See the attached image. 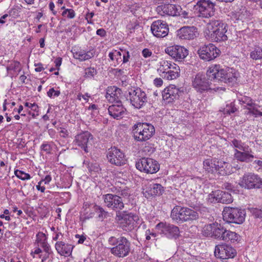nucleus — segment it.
<instances>
[{
	"label": "nucleus",
	"instance_id": "obj_1",
	"mask_svg": "<svg viewBox=\"0 0 262 262\" xmlns=\"http://www.w3.org/2000/svg\"><path fill=\"white\" fill-rule=\"evenodd\" d=\"M207 75L211 80L233 85L236 83L239 74L233 68L223 69L219 64H214L209 67Z\"/></svg>",
	"mask_w": 262,
	"mask_h": 262
},
{
	"label": "nucleus",
	"instance_id": "obj_2",
	"mask_svg": "<svg viewBox=\"0 0 262 262\" xmlns=\"http://www.w3.org/2000/svg\"><path fill=\"white\" fill-rule=\"evenodd\" d=\"M108 243L112 246L110 248L111 254L118 258H124L131 252V242L122 235L111 236L108 239Z\"/></svg>",
	"mask_w": 262,
	"mask_h": 262
},
{
	"label": "nucleus",
	"instance_id": "obj_3",
	"mask_svg": "<svg viewBox=\"0 0 262 262\" xmlns=\"http://www.w3.org/2000/svg\"><path fill=\"white\" fill-rule=\"evenodd\" d=\"M209 38L212 42H222L228 39V25L222 20L212 19L209 24Z\"/></svg>",
	"mask_w": 262,
	"mask_h": 262
},
{
	"label": "nucleus",
	"instance_id": "obj_4",
	"mask_svg": "<svg viewBox=\"0 0 262 262\" xmlns=\"http://www.w3.org/2000/svg\"><path fill=\"white\" fill-rule=\"evenodd\" d=\"M116 220L124 231H131L137 226L139 217L132 212L122 211L116 214Z\"/></svg>",
	"mask_w": 262,
	"mask_h": 262
},
{
	"label": "nucleus",
	"instance_id": "obj_5",
	"mask_svg": "<svg viewBox=\"0 0 262 262\" xmlns=\"http://www.w3.org/2000/svg\"><path fill=\"white\" fill-rule=\"evenodd\" d=\"M211 81L209 77L207 78L205 75L199 73L192 77V86L199 93H207L214 90Z\"/></svg>",
	"mask_w": 262,
	"mask_h": 262
},
{
	"label": "nucleus",
	"instance_id": "obj_6",
	"mask_svg": "<svg viewBox=\"0 0 262 262\" xmlns=\"http://www.w3.org/2000/svg\"><path fill=\"white\" fill-rule=\"evenodd\" d=\"M223 219L229 223L242 224L246 216V212L237 208H225L223 212Z\"/></svg>",
	"mask_w": 262,
	"mask_h": 262
},
{
	"label": "nucleus",
	"instance_id": "obj_7",
	"mask_svg": "<svg viewBox=\"0 0 262 262\" xmlns=\"http://www.w3.org/2000/svg\"><path fill=\"white\" fill-rule=\"evenodd\" d=\"M136 168L141 172L153 174L160 169V165L155 160L151 158H142L136 163Z\"/></svg>",
	"mask_w": 262,
	"mask_h": 262
},
{
	"label": "nucleus",
	"instance_id": "obj_8",
	"mask_svg": "<svg viewBox=\"0 0 262 262\" xmlns=\"http://www.w3.org/2000/svg\"><path fill=\"white\" fill-rule=\"evenodd\" d=\"M239 184L248 189L261 188L262 179L253 173H247L243 176Z\"/></svg>",
	"mask_w": 262,
	"mask_h": 262
},
{
	"label": "nucleus",
	"instance_id": "obj_9",
	"mask_svg": "<svg viewBox=\"0 0 262 262\" xmlns=\"http://www.w3.org/2000/svg\"><path fill=\"white\" fill-rule=\"evenodd\" d=\"M128 94L130 103L136 108H141L147 101L145 93L140 88H131L128 90Z\"/></svg>",
	"mask_w": 262,
	"mask_h": 262
},
{
	"label": "nucleus",
	"instance_id": "obj_10",
	"mask_svg": "<svg viewBox=\"0 0 262 262\" xmlns=\"http://www.w3.org/2000/svg\"><path fill=\"white\" fill-rule=\"evenodd\" d=\"M194 9L198 11L200 16L209 18L214 14L215 4L210 0H199L194 6Z\"/></svg>",
	"mask_w": 262,
	"mask_h": 262
},
{
	"label": "nucleus",
	"instance_id": "obj_11",
	"mask_svg": "<svg viewBox=\"0 0 262 262\" xmlns=\"http://www.w3.org/2000/svg\"><path fill=\"white\" fill-rule=\"evenodd\" d=\"M102 198L106 206L116 211V214L124 209V203L122 197L118 195L107 193L103 195Z\"/></svg>",
	"mask_w": 262,
	"mask_h": 262
},
{
	"label": "nucleus",
	"instance_id": "obj_12",
	"mask_svg": "<svg viewBox=\"0 0 262 262\" xmlns=\"http://www.w3.org/2000/svg\"><path fill=\"white\" fill-rule=\"evenodd\" d=\"M198 53L201 59L209 61L218 57L221 51L214 45L210 43L201 47L198 50Z\"/></svg>",
	"mask_w": 262,
	"mask_h": 262
},
{
	"label": "nucleus",
	"instance_id": "obj_13",
	"mask_svg": "<svg viewBox=\"0 0 262 262\" xmlns=\"http://www.w3.org/2000/svg\"><path fill=\"white\" fill-rule=\"evenodd\" d=\"M214 253L215 257L222 260L233 258L236 255V250L230 245L226 244L216 245Z\"/></svg>",
	"mask_w": 262,
	"mask_h": 262
},
{
	"label": "nucleus",
	"instance_id": "obj_14",
	"mask_svg": "<svg viewBox=\"0 0 262 262\" xmlns=\"http://www.w3.org/2000/svg\"><path fill=\"white\" fill-rule=\"evenodd\" d=\"M107 159L112 164L121 166L125 164L124 154L116 147L109 148L107 151Z\"/></svg>",
	"mask_w": 262,
	"mask_h": 262
},
{
	"label": "nucleus",
	"instance_id": "obj_15",
	"mask_svg": "<svg viewBox=\"0 0 262 262\" xmlns=\"http://www.w3.org/2000/svg\"><path fill=\"white\" fill-rule=\"evenodd\" d=\"M156 228L161 234L169 238H177L179 236V228L175 225L161 222L157 225Z\"/></svg>",
	"mask_w": 262,
	"mask_h": 262
},
{
	"label": "nucleus",
	"instance_id": "obj_16",
	"mask_svg": "<svg viewBox=\"0 0 262 262\" xmlns=\"http://www.w3.org/2000/svg\"><path fill=\"white\" fill-rule=\"evenodd\" d=\"M184 88H178L174 85H170L165 88L162 92L163 99L168 102H171L178 99L180 96L184 93Z\"/></svg>",
	"mask_w": 262,
	"mask_h": 262
},
{
	"label": "nucleus",
	"instance_id": "obj_17",
	"mask_svg": "<svg viewBox=\"0 0 262 262\" xmlns=\"http://www.w3.org/2000/svg\"><path fill=\"white\" fill-rule=\"evenodd\" d=\"M165 52L177 61H182L188 54V50L180 46L168 47Z\"/></svg>",
	"mask_w": 262,
	"mask_h": 262
},
{
	"label": "nucleus",
	"instance_id": "obj_18",
	"mask_svg": "<svg viewBox=\"0 0 262 262\" xmlns=\"http://www.w3.org/2000/svg\"><path fill=\"white\" fill-rule=\"evenodd\" d=\"M208 201L210 203L220 202L228 204L232 202L231 195L228 192L217 190L208 195Z\"/></svg>",
	"mask_w": 262,
	"mask_h": 262
},
{
	"label": "nucleus",
	"instance_id": "obj_19",
	"mask_svg": "<svg viewBox=\"0 0 262 262\" xmlns=\"http://www.w3.org/2000/svg\"><path fill=\"white\" fill-rule=\"evenodd\" d=\"M151 31L155 36L164 37L168 35L169 28L167 24L165 21L158 20L152 23Z\"/></svg>",
	"mask_w": 262,
	"mask_h": 262
},
{
	"label": "nucleus",
	"instance_id": "obj_20",
	"mask_svg": "<svg viewBox=\"0 0 262 262\" xmlns=\"http://www.w3.org/2000/svg\"><path fill=\"white\" fill-rule=\"evenodd\" d=\"M164 191V188L160 184L151 182L146 186L144 193L145 197L149 198L152 196H160L163 194Z\"/></svg>",
	"mask_w": 262,
	"mask_h": 262
},
{
	"label": "nucleus",
	"instance_id": "obj_21",
	"mask_svg": "<svg viewBox=\"0 0 262 262\" xmlns=\"http://www.w3.org/2000/svg\"><path fill=\"white\" fill-rule=\"evenodd\" d=\"M122 91L116 86H108L106 89V98L112 103L120 104L121 102Z\"/></svg>",
	"mask_w": 262,
	"mask_h": 262
},
{
	"label": "nucleus",
	"instance_id": "obj_22",
	"mask_svg": "<svg viewBox=\"0 0 262 262\" xmlns=\"http://www.w3.org/2000/svg\"><path fill=\"white\" fill-rule=\"evenodd\" d=\"M197 35V29L193 26H185L177 31V36L181 39H193Z\"/></svg>",
	"mask_w": 262,
	"mask_h": 262
},
{
	"label": "nucleus",
	"instance_id": "obj_23",
	"mask_svg": "<svg viewBox=\"0 0 262 262\" xmlns=\"http://www.w3.org/2000/svg\"><path fill=\"white\" fill-rule=\"evenodd\" d=\"M221 225L217 223H213L205 225L202 230L203 234L207 237L218 239L221 235Z\"/></svg>",
	"mask_w": 262,
	"mask_h": 262
},
{
	"label": "nucleus",
	"instance_id": "obj_24",
	"mask_svg": "<svg viewBox=\"0 0 262 262\" xmlns=\"http://www.w3.org/2000/svg\"><path fill=\"white\" fill-rule=\"evenodd\" d=\"M221 235L218 239L224 241L226 242H234L238 240V235L235 232L227 230L221 226L220 229Z\"/></svg>",
	"mask_w": 262,
	"mask_h": 262
},
{
	"label": "nucleus",
	"instance_id": "obj_25",
	"mask_svg": "<svg viewBox=\"0 0 262 262\" xmlns=\"http://www.w3.org/2000/svg\"><path fill=\"white\" fill-rule=\"evenodd\" d=\"M55 247L58 254L61 256H67L72 254L74 246L71 244H66L60 241L55 244Z\"/></svg>",
	"mask_w": 262,
	"mask_h": 262
},
{
	"label": "nucleus",
	"instance_id": "obj_26",
	"mask_svg": "<svg viewBox=\"0 0 262 262\" xmlns=\"http://www.w3.org/2000/svg\"><path fill=\"white\" fill-rule=\"evenodd\" d=\"M125 108L123 106L122 102L120 104H113L108 108V112L110 116L114 119H119L122 117L124 114Z\"/></svg>",
	"mask_w": 262,
	"mask_h": 262
},
{
	"label": "nucleus",
	"instance_id": "obj_27",
	"mask_svg": "<svg viewBox=\"0 0 262 262\" xmlns=\"http://www.w3.org/2000/svg\"><path fill=\"white\" fill-rule=\"evenodd\" d=\"M111 190L112 192L124 199L128 198L130 194L129 188L125 185L120 184L119 186V184H116L111 188Z\"/></svg>",
	"mask_w": 262,
	"mask_h": 262
},
{
	"label": "nucleus",
	"instance_id": "obj_28",
	"mask_svg": "<svg viewBox=\"0 0 262 262\" xmlns=\"http://www.w3.org/2000/svg\"><path fill=\"white\" fill-rule=\"evenodd\" d=\"M219 160L215 159H207L203 162V168L208 173H214L217 172Z\"/></svg>",
	"mask_w": 262,
	"mask_h": 262
},
{
	"label": "nucleus",
	"instance_id": "obj_29",
	"mask_svg": "<svg viewBox=\"0 0 262 262\" xmlns=\"http://www.w3.org/2000/svg\"><path fill=\"white\" fill-rule=\"evenodd\" d=\"M234 157L238 161L248 163L253 161L254 156L248 151H239L235 149Z\"/></svg>",
	"mask_w": 262,
	"mask_h": 262
},
{
	"label": "nucleus",
	"instance_id": "obj_30",
	"mask_svg": "<svg viewBox=\"0 0 262 262\" xmlns=\"http://www.w3.org/2000/svg\"><path fill=\"white\" fill-rule=\"evenodd\" d=\"M217 166L216 172L220 175H229L233 172L232 166L229 163L219 160Z\"/></svg>",
	"mask_w": 262,
	"mask_h": 262
},
{
	"label": "nucleus",
	"instance_id": "obj_31",
	"mask_svg": "<svg viewBox=\"0 0 262 262\" xmlns=\"http://www.w3.org/2000/svg\"><path fill=\"white\" fill-rule=\"evenodd\" d=\"M184 208L177 206L172 209L170 214L172 220L178 223H182Z\"/></svg>",
	"mask_w": 262,
	"mask_h": 262
},
{
	"label": "nucleus",
	"instance_id": "obj_32",
	"mask_svg": "<svg viewBox=\"0 0 262 262\" xmlns=\"http://www.w3.org/2000/svg\"><path fill=\"white\" fill-rule=\"evenodd\" d=\"M94 49L85 52L84 50L76 52L74 53V57L80 61H85L93 58L95 55Z\"/></svg>",
	"mask_w": 262,
	"mask_h": 262
},
{
	"label": "nucleus",
	"instance_id": "obj_33",
	"mask_svg": "<svg viewBox=\"0 0 262 262\" xmlns=\"http://www.w3.org/2000/svg\"><path fill=\"white\" fill-rule=\"evenodd\" d=\"M182 223L196 220L199 217V213L190 208L185 207L183 214Z\"/></svg>",
	"mask_w": 262,
	"mask_h": 262
},
{
	"label": "nucleus",
	"instance_id": "obj_34",
	"mask_svg": "<svg viewBox=\"0 0 262 262\" xmlns=\"http://www.w3.org/2000/svg\"><path fill=\"white\" fill-rule=\"evenodd\" d=\"M172 67L173 69H169V70H167L165 74H161V76L168 80H173L176 79L179 76L180 69L179 66H176L174 64Z\"/></svg>",
	"mask_w": 262,
	"mask_h": 262
},
{
	"label": "nucleus",
	"instance_id": "obj_35",
	"mask_svg": "<svg viewBox=\"0 0 262 262\" xmlns=\"http://www.w3.org/2000/svg\"><path fill=\"white\" fill-rule=\"evenodd\" d=\"M133 130H140V131H155L154 126L149 123L137 122L132 127Z\"/></svg>",
	"mask_w": 262,
	"mask_h": 262
},
{
	"label": "nucleus",
	"instance_id": "obj_36",
	"mask_svg": "<svg viewBox=\"0 0 262 262\" xmlns=\"http://www.w3.org/2000/svg\"><path fill=\"white\" fill-rule=\"evenodd\" d=\"M90 136L89 132H81L76 136L75 140L79 146L84 147L88 142Z\"/></svg>",
	"mask_w": 262,
	"mask_h": 262
},
{
	"label": "nucleus",
	"instance_id": "obj_37",
	"mask_svg": "<svg viewBox=\"0 0 262 262\" xmlns=\"http://www.w3.org/2000/svg\"><path fill=\"white\" fill-rule=\"evenodd\" d=\"M177 16H181L185 19V23L188 24H193V21H194V18L191 15H189V12L188 11L183 10L180 6L178 7V10H177Z\"/></svg>",
	"mask_w": 262,
	"mask_h": 262
},
{
	"label": "nucleus",
	"instance_id": "obj_38",
	"mask_svg": "<svg viewBox=\"0 0 262 262\" xmlns=\"http://www.w3.org/2000/svg\"><path fill=\"white\" fill-rule=\"evenodd\" d=\"M134 139L138 141H146L153 136V132H133Z\"/></svg>",
	"mask_w": 262,
	"mask_h": 262
},
{
	"label": "nucleus",
	"instance_id": "obj_39",
	"mask_svg": "<svg viewBox=\"0 0 262 262\" xmlns=\"http://www.w3.org/2000/svg\"><path fill=\"white\" fill-rule=\"evenodd\" d=\"M179 6L173 4H167L163 6L162 10L164 13L168 15L177 16V10H178Z\"/></svg>",
	"mask_w": 262,
	"mask_h": 262
},
{
	"label": "nucleus",
	"instance_id": "obj_40",
	"mask_svg": "<svg viewBox=\"0 0 262 262\" xmlns=\"http://www.w3.org/2000/svg\"><path fill=\"white\" fill-rule=\"evenodd\" d=\"M93 210L97 214L99 220L103 221L108 216V212L102 207L95 204L93 207Z\"/></svg>",
	"mask_w": 262,
	"mask_h": 262
},
{
	"label": "nucleus",
	"instance_id": "obj_41",
	"mask_svg": "<svg viewBox=\"0 0 262 262\" xmlns=\"http://www.w3.org/2000/svg\"><path fill=\"white\" fill-rule=\"evenodd\" d=\"M231 145L239 151H248L249 146L243 143L241 141L234 139L231 142Z\"/></svg>",
	"mask_w": 262,
	"mask_h": 262
},
{
	"label": "nucleus",
	"instance_id": "obj_42",
	"mask_svg": "<svg viewBox=\"0 0 262 262\" xmlns=\"http://www.w3.org/2000/svg\"><path fill=\"white\" fill-rule=\"evenodd\" d=\"M250 57L253 60H262V48L259 46L255 47L250 52Z\"/></svg>",
	"mask_w": 262,
	"mask_h": 262
},
{
	"label": "nucleus",
	"instance_id": "obj_43",
	"mask_svg": "<svg viewBox=\"0 0 262 262\" xmlns=\"http://www.w3.org/2000/svg\"><path fill=\"white\" fill-rule=\"evenodd\" d=\"M173 65L168 61L163 60L160 62V66L158 69V71L161 76V74H165L166 71L169 70V69H173Z\"/></svg>",
	"mask_w": 262,
	"mask_h": 262
},
{
	"label": "nucleus",
	"instance_id": "obj_44",
	"mask_svg": "<svg viewBox=\"0 0 262 262\" xmlns=\"http://www.w3.org/2000/svg\"><path fill=\"white\" fill-rule=\"evenodd\" d=\"M121 51H118L117 50H114L113 52H111L108 54V57L111 60H116L118 63L119 62V60H121Z\"/></svg>",
	"mask_w": 262,
	"mask_h": 262
},
{
	"label": "nucleus",
	"instance_id": "obj_45",
	"mask_svg": "<svg viewBox=\"0 0 262 262\" xmlns=\"http://www.w3.org/2000/svg\"><path fill=\"white\" fill-rule=\"evenodd\" d=\"M14 174L18 178L24 181L30 180L31 178L29 173L18 169L14 171Z\"/></svg>",
	"mask_w": 262,
	"mask_h": 262
},
{
	"label": "nucleus",
	"instance_id": "obj_46",
	"mask_svg": "<svg viewBox=\"0 0 262 262\" xmlns=\"http://www.w3.org/2000/svg\"><path fill=\"white\" fill-rule=\"evenodd\" d=\"M239 101L242 103L246 104L247 105L246 107H254V105H257L250 97L248 96L243 97Z\"/></svg>",
	"mask_w": 262,
	"mask_h": 262
},
{
	"label": "nucleus",
	"instance_id": "obj_47",
	"mask_svg": "<svg viewBox=\"0 0 262 262\" xmlns=\"http://www.w3.org/2000/svg\"><path fill=\"white\" fill-rule=\"evenodd\" d=\"M248 210H249L250 213L254 215L255 217H262V210L257 208H255L253 207H248L247 208Z\"/></svg>",
	"mask_w": 262,
	"mask_h": 262
},
{
	"label": "nucleus",
	"instance_id": "obj_48",
	"mask_svg": "<svg viewBox=\"0 0 262 262\" xmlns=\"http://www.w3.org/2000/svg\"><path fill=\"white\" fill-rule=\"evenodd\" d=\"M97 74L96 70L94 68H88L84 70V77L85 78H92Z\"/></svg>",
	"mask_w": 262,
	"mask_h": 262
},
{
	"label": "nucleus",
	"instance_id": "obj_49",
	"mask_svg": "<svg viewBox=\"0 0 262 262\" xmlns=\"http://www.w3.org/2000/svg\"><path fill=\"white\" fill-rule=\"evenodd\" d=\"M237 111L236 108L234 106V104L230 103L227 105L226 107L223 110L224 114L230 115L235 113Z\"/></svg>",
	"mask_w": 262,
	"mask_h": 262
},
{
	"label": "nucleus",
	"instance_id": "obj_50",
	"mask_svg": "<svg viewBox=\"0 0 262 262\" xmlns=\"http://www.w3.org/2000/svg\"><path fill=\"white\" fill-rule=\"evenodd\" d=\"M257 105H254V107H246L245 106L244 108L247 109L248 112L246 113L247 115H252L255 117H257V113L258 112V109L257 108Z\"/></svg>",
	"mask_w": 262,
	"mask_h": 262
},
{
	"label": "nucleus",
	"instance_id": "obj_51",
	"mask_svg": "<svg viewBox=\"0 0 262 262\" xmlns=\"http://www.w3.org/2000/svg\"><path fill=\"white\" fill-rule=\"evenodd\" d=\"M47 241V237L45 233L39 232L36 234V242L41 244Z\"/></svg>",
	"mask_w": 262,
	"mask_h": 262
},
{
	"label": "nucleus",
	"instance_id": "obj_52",
	"mask_svg": "<svg viewBox=\"0 0 262 262\" xmlns=\"http://www.w3.org/2000/svg\"><path fill=\"white\" fill-rule=\"evenodd\" d=\"M60 94V92L59 91H56L53 88H51L47 92V96L50 98H52L53 96L58 97Z\"/></svg>",
	"mask_w": 262,
	"mask_h": 262
},
{
	"label": "nucleus",
	"instance_id": "obj_53",
	"mask_svg": "<svg viewBox=\"0 0 262 262\" xmlns=\"http://www.w3.org/2000/svg\"><path fill=\"white\" fill-rule=\"evenodd\" d=\"M40 149L42 151H45L46 154H50L51 152L52 148L50 144L48 143H43L40 146Z\"/></svg>",
	"mask_w": 262,
	"mask_h": 262
},
{
	"label": "nucleus",
	"instance_id": "obj_54",
	"mask_svg": "<svg viewBox=\"0 0 262 262\" xmlns=\"http://www.w3.org/2000/svg\"><path fill=\"white\" fill-rule=\"evenodd\" d=\"M25 106L31 108L33 111L37 112L38 106L35 103H31L29 102H26Z\"/></svg>",
	"mask_w": 262,
	"mask_h": 262
},
{
	"label": "nucleus",
	"instance_id": "obj_55",
	"mask_svg": "<svg viewBox=\"0 0 262 262\" xmlns=\"http://www.w3.org/2000/svg\"><path fill=\"white\" fill-rule=\"evenodd\" d=\"M121 53L123 54V63H125L127 62L130 58L129 52L126 50H121Z\"/></svg>",
	"mask_w": 262,
	"mask_h": 262
},
{
	"label": "nucleus",
	"instance_id": "obj_56",
	"mask_svg": "<svg viewBox=\"0 0 262 262\" xmlns=\"http://www.w3.org/2000/svg\"><path fill=\"white\" fill-rule=\"evenodd\" d=\"M89 171L98 172L99 170V166L97 163L91 164L89 165Z\"/></svg>",
	"mask_w": 262,
	"mask_h": 262
},
{
	"label": "nucleus",
	"instance_id": "obj_57",
	"mask_svg": "<svg viewBox=\"0 0 262 262\" xmlns=\"http://www.w3.org/2000/svg\"><path fill=\"white\" fill-rule=\"evenodd\" d=\"M40 245L41 246L42 248H43V250L46 252L49 253L50 250V247L49 245L48 244L47 241L40 244Z\"/></svg>",
	"mask_w": 262,
	"mask_h": 262
},
{
	"label": "nucleus",
	"instance_id": "obj_58",
	"mask_svg": "<svg viewBox=\"0 0 262 262\" xmlns=\"http://www.w3.org/2000/svg\"><path fill=\"white\" fill-rule=\"evenodd\" d=\"M34 66L36 67L35 69V71L37 72H41L45 69L43 67V64L40 62L35 63Z\"/></svg>",
	"mask_w": 262,
	"mask_h": 262
},
{
	"label": "nucleus",
	"instance_id": "obj_59",
	"mask_svg": "<svg viewBox=\"0 0 262 262\" xmlns=\"http://www.w3.org/2000/svg\"><path fill=\"white\" fill-rule=\"evenodd\" d=\"M152 54V52L148 49H144L142 51V55L145 58L150 57Z\"/></svg>",
	"mask_w": 262,
	"mask_h": 262
},
{
	"label": "nucleus",
	"instance_id": "obj_60",
	"mask_svg": "<svg viewBox=\"0 0 262 262\" xmlns=\"http://www.w3.org/2000/svg\"><path fill=\"white\" fill-rule=\"evenodd\" d=\"M97 35L101 37H105L106 35V32L104 29H99L96 31Z\"/></svg>",
	"mask_w": 262,
	"mask_h": 262
},
{
	"label": "nucleus",
	"instance_id": "obj_61",
	"mask_svg": "<svg viewBox=\"0 0 262 262\" xmlns=\"http://www.w3.org/2000/svg\"><path fill=\"white\" fill-rule=\"evenodd\" d=\"M145 152L147 151V154L150 155L155 151V149L150 146H145L144 149Z\"/></svg>",
	"mask_w": 262,
	"mask_h": 262
},
{
	"label": "nucleus",
	"instance_id": "obj_62",
	"mask_svg": "<svg viewBox=\"0 0 262 262\" xmlns=\"http://www.w3.org/2000/svg\"><path fill=\"white\" fill-rule=\"evenodd\" d=\"M75 16V11L71 9H69V11L67 14V17L70 19L73 18Z\"/></svg>",
	"mask_w": 262,
	"mask_h": 262
},
{
	"label": "nucleus",
	"instance_id": "obj_63",
	"mask_svg": "<svg viewBox=\"0 0 262 262\" xmlns=\"http://www.w3.org/2000/svg\"><path fill=\"white\" fill-rule=\"evenodd\" d=\"M61 62H62V58L61 57L57 58L54 61L55 66L57 68L58 70H59V67L61 66Z\"/></svg>",
	"mask_w": 262,
	"mask_h": 262
},
{
	"label": "nucleus",
	"instance_id": "obj_64",
	"mask_svg": "<svg viewBox=\"0 0 262 262\" xmlns=\"http://www.w3.org/2000/svg\"><path fill=\"white\" fill-rule=\"evenodd\" d=\"M154 84L157 86H161L163 84V80L160 78H157L154 80Z\"/></svg>",
	"mask_w": 262,
	"mask_h": 262
}]
</instances>
